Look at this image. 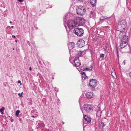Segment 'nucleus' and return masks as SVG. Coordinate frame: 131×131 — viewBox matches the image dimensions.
<instances>
[{
    "label": "nucleus",
    "mask_w": 131,
    "mask_h": 131,
    "mask_svg": "<svg viewBox=\"0 0 131 131\" xmlns=\"http://www.w3.org/2000/svg\"><path fill=\"white\" fill-rule=\"evenodd\" d=\"M126 26V22L125 20H122L118 23L117 26L118 30L123 31V29L124 30L125 29Z\"/></svg>",
    "instance_id": "f257e3e1"
},
{
    "label": "nucleus",
    "mask_w": 131,
    "mask_h": 131,
    "mask_svg": "<svg viewBox=\"0 0 131 131\" xmlns=\"http://www.w3.org/2000/svg\"><path fill=\"white\" fill-rule=\"evenodd\" d=\"M119 36L121 38V40L128 43V37L126 35L125 32L120 31Z\"/></svg>",
    "instance_id": "f03ea898"
},
{
    "label": "nucleus",
    "mask_w": 131,
    "mask_h": 131,
    "mask_svg": "<svg viewBox=\"0 0 131 131\" xmlns=\"http://www.w3.org/2000/svg\"><path fill=\"white\" fill-rule=\"evenodd\" d=\"M73 32L78 36L81 37L83 35L84 30L82 28L79 27L75 28L73 30Z\"/></svg>",
    "instance_id": "7ed1b4c3"
},
{
    "label": "nucleus",
    "mask_w": 131,
    "mask_h": 131,
    "mask_svg": "<svg viewBox=\"0 0 131 131\" xmlns=\"http://www.w3.org/2000/svg\"><path fill=\"white\" fill-rule=\"evenodd\" d=\"M75 22V24L76 25L78 26L82 25L83 24L84 22V19L82 17H76L74 19Z\"/></svg>",
    "instance_id": "20e7f679"
},
{
    "label": "nucleus",
    "mask_w": 131,
    "mask_h": 131,
    "mask_svg": "<svg viewBox=\"0 0 131 131\" xmlns=\"http://www.w3.org/2000/svg\"><path fill=\"white\" fill-rule=\"evenodd\" d=\"M83 115H84V113L86 112L87 113L90 112L92 111V106L88 104L84 105L83 108H81Z\"/></svg>",
    "instance_id": "39448f33"
},
{
    "label": "nucleus",
    "mask_w": 131,
    "mask_h": 131,
    "mask_svg": "<svg viewBox=\"0 0 131 131\" xmlns=\"http://www.w3.org/2000/svg\"><path fill=\"white\" fill-rule=\"evenodd\" d=\"M86 10L84 7L82 6H79L76 9V12L78 14L80 15H83L85 13Z\"/></svg>",
    "instance_id": "423d86ee"
},
{
    "label": "nucleus",
    "mask_w": 131,
    "mask_h": 131,
    "mask_svg": "<svg viewBox=\"0 0 131 131\" xmlns=\"http://www.w3.org/2000/svg\"><path fill=\"white\" fill-rule=\"evenodd\" d=\"M97 81L95 79H92L90 80L89 86L90 87L92 88V91L94 90V88L97 85Z\"/></svg>",
    "instance_id": "0eeeda50"
},
{
    "label": "nucleus",
    "mask_w": 131,
    "mask_h": 131,
    "mask_svg": "<svg viewBox=\"0 0 131 131\" xmlns=\"http://www.w3.org/2000/svg\"><path fill=\"white\" fill-rule=\"evenodd\" d=\"M75 23L74 20H69L68 22L67 23V24L68 27L69 29H71L73 28V27L76 26L75 24Z\"/></svg>",
    "instance_id": "6e6552de"
},
{
    "label": "nucleus",
    "mask_w": 131,
    "mask_h": 131,
    "mask_svg": "<svg viewBox=\"0 0 131 131\" xmlns=\"http://www.w3.org/2000/svg\"><path fill=\"white\" fill-rule=\"evenodd\" d=\"M77 44L78 47L81 48L85 46V41L83 39H80L78 40Z\"/></svg>",
    "instance_id": "1a4fd4ad"
},
{
    "label": "nucleus",
    "mask_w": 131,
    "mask_h": 131,
    "mask_svg": "<svg viewBox=\"0 0 131 131\" xmlns=\"http://www.w3.org/2000/svg\"><path fill=\"white\" fill-rule=\"evenodd\" d=\"M79 57L75 58L74 60H73V64L75 67H79L81 65L80 63L79 62Z\"/></svg>",
    "instance_id": "9d476101"
},
{
    "label": "nucleus",
    "mask_w": 131,
    "mask_h": 131,
    "mask_svg": "<svg viewBox=\"0 0 131 131\" xmlns=\"http://www.w3.org/2000/svg\"><path fill=\"white\" fill-rule=\"evenodd\" d=\"M128 44V43L121 40L119 47L121 49H123L126 47Z\"/></svg>",
    "instance_id": "9b49d317"
},
{
    "label": "nucleus",
    "mask_w": 131,
    "mask_h": 131,
    "mask_svg": "<svg viewBox=\"0 0 131 131\" xmlns=\"http://www.w3.org/2000/svg\"><path fill=\"white\" fill-rule=\"evenodd\" d=\"M84 117L85 120V122H83L84 123L85 122L89 123L91 122V119L90 116L85 115H84Z\"/></svg>",
    "instance_id": "f8f14e48"
},
{
    "label": "nucleus",
    "mask_w": 131,
    "mask_h": 131,
    "mask_svg": "<svg viewBox=\"0 0 131 131\" xmlns=\"http://www.w3.org/2000/svg\"><path fill=\"white\" fill-rule=\"evenodd\" d=\"M86 97L89 99H91L94 96V95L92 92H88L85 94Z\"/></svg>",
    "instance_id": "ddd939ff"
},
{
    "label": "nucleus",
    "mask_w": 131,
    "mask_h": 131,
    "mask_svg": "<svg viewBox=\"0 0 131 131\" xmlns=\"http://www.w3.org/2000/svg\"><path fill=\"white\" fill-rule=\"evenodd\" d=\"M75 43L73 42H70L69 43L68 47L69 49H73L75 47Z\"/></svg>",
    "instance_id": "4468645a"
},
{
    "label": "nucleus",
    "mask_w": 131,
    "mask_h": 131,
    "mask_svg": "<svg viewBox=\"0 0 131 131\" xmlns=\"http://www.w3.org/2000/svg\"><path fill=\"white\" fill-rule=\"evenodd\" d=\"M81 70L84 71H90L92 70V68H85V66H83L81 67Z\"/></svg>",
    "instance_id": "2eb2a0df"
},
{
    "label": "nucleus",
    "mask_w": 131,
    "mask_h": 131,
    "mask_svg": "<svg viewBox=\"0 0 131 131\" xmlns=\"http://www.w3.org/2000/svg\"><path fill=\"white\" fill-rule=\"evenodd\" d=\"M90 3L93 7H94L96 4V0H90Z\"/></svg>",
    "instance_id": "dca6fc26"
},
{
    "label": "nucleus",
    "mask_w": 131,
    "mask_h": 131,
    "mask_svg": "<svg viewBox=\"0 0 131 131\" xmlns=\"http://www.w3.org/2000/svg\"><path fill=\"white\" fill-rule=\"evenodd\" d=\"M110 18V17H107L104 16H102L100 18V20H103L105 19H107Z\"/></svg>",
    "instance_id": "f3484780"
},
{
    "label": "nucleus",
    "mask_w": 131,
    "mask_h": 131,
    "mask_svg": "<svg viewBox=\"0 0 131 131\" xmlns=\"http://www.w3.org/2000/svg\"><path fill=\"white\" fill-rule=\"evenodd\" d=\"M67 15H65L64 17V19H63V21H64V26L66 28V24L65 23L66 22V20L67 19Z\"/></svg>",
    "instance_id": "a211bd4d"
},
{
    "label": "nucleus",
    "mask_w": 131,
    "mask_h": 131,
    "mask_svg": "<svg viewBox=\"0 0 131 131\" xmlns=\"http://www.w3.org/2000/svg\"><path fill=\"white\" fill-rule=\"evenodd\" d=\"M38 126L39 127H44L45 125L42 122L39 123L38 124Z\"/></svg>",
    "instance_id": "6ab92c4d"
},
{
    "label": "nucleus",
    "mask_w": 131,
    "mask_h": 131,
    "mask_svg": "<svg viewBox=\"0 0 131 131\" xmlns=\"http://www.w3.org/2000/svg\"><path fill=\"white\" fill-rule=\"evenodd\" d=\"M101 110H99L97 111V113L96 115L97 116H101Z\"/></svg>",
    "instance_id": "aec40b11"
},
{
    "label": "nucleus",
    "mask_w": 131,
    "mask_h": 131,
    "mask_svg": "<svg viewBox=\"0 0 131 131\" xmlns=\"http://www.w3.org/2000/svg\"><path fill=\"white\" fill-rule=\"evenodd\" d=\"M20 111L19 110H17L16 111L15 115L16 117L18 116L19 114L20 113Z\"/></svg>",
    "instance_id": "412c9836"
},
{
    "label": "nucleus",
    "mask_w": 131,
    "mask_h": 131,
    "mask_svg": "<svg viewBox=\"0 0 131 131\" xmlns=\"http://www.w3.org/2000/svg\"><path fill=\"white\" fill-rule=\"evenodd\" d=\"M100 127H101L103 128L104 127V123L102 122H101L100 124Z\"/></svg>",
    "instance_id": "4be33fe9"
},
{
    "label": "nucleus",
    "mask_w": 131,
    "mask_h": 131,
    "mask_svg": "<svg viewBox=\"0 0 131 131\" xmlns=\"http://www.w3.org/2000/svg\"><path fill=\"white\" fill-rule=\"evenodd\" d=\"M82 54V51H80V52L78 53V56H81Z\"/></svg>",
    "instance_id": "5701e85b"
},
{
    "label": "nucleus",
    "mask_w": 131,
    "mask_h": 131,
    "mask_svg": "<svg viewBox=\"0 0 131 131\" xmlns=\"http://www.w3.org/2000/svg\"><path fill=\"white\" fill-rule=\"evenodd\" d=\"M5 108L4 107H3L1 108L0 109V112H3Z\"/></svg>",
    "instance_id": "b1692460"
},
{
    "label": "nucleus",
    "mask_w": 131,
    "mask_h": 131,
    "mask_svg": "<svg viewBox=\"0 0 131 131\" xmlns=\"http://www.w3.org/2000/svg\"><path fill=\"white\" fill-rule=\"evenodd\" d=\"M104 55L103 53L101 54H100V57L101 58H103L104 57Z\"/></svg>",
    "instance_id": "393cba45"
},
{
    "label": "nucleus",
    "mask_w": 131,
    "mask_h": 131,
    "mask_svg": "<svg viewBox=\"0 0 131 131\" xmlns=\"http://www.w3.org/2000/svg\"><path fill=\"white\" fill-rule=\"evenodd\" d=\"M10 119L11 122H14V119H13L12 118V117H11Z\"/></svg>",
    "instance_id": "a878e982"
},
{
    "label": "nucleus",
    "mask_w": 131,
    "mask_h": 131,
    "mask_svg": "<svg viewBox=\"0 0 131 131\" xmlns=\"http://www.w3.org/2000/svg\"><path fill=\"white\" fill-rule=\"evenodd\" d=\"M82 75H83V74H84L86 76V74L84 72H83L82 73Z\"/></svg>",
    "instance_id": "bb28decb"
},
{
    "label": "nucleus",
    "mask_w": 131,
    "mask_h": 131,
    "mask_svg": "<svg viewBox=\"0 0 131 131\" xmlns=\"http://www.w3.org/2000/svg\"><path fill=\"white\" fill-rule=\"evenodd\" d=\"M115 48L116 50V52L118 53V49L117 48V47H115Z\"/></svg>",
    "instance_id": "cd10ccee"
},
{
    "label": "nucleus",
    "mask_w": 131,
    "mask_h": 131,
    "mask_svg": "<svg viewBox=\"0 0 131 131\" xmlns=\"http://www.w3.org/2000/svg\"><path fill=\"white\" fill-rule=\"evenodd\" d=\"M122 64L125 65V60H124Z\"/></svg>",
    "instance_id": "c85d7f7f"
},
{
    "label": "nucleus",
    "mask_w": 131,
    "mask_h": 131,
    "mask_svg": "<svg viewBox=\"0 0 131 131\" xmlns=\"http://www.w3.org/2000/svg\"><path fill=\"white\" fill-rule=\"evenodd\" d=\"M18 83H20V85H21V82L19 80V81H18Z\"/></svg>",
    "instance_id": "c756f323"
},
{
    "label": "nucleus",
    "mask_w": 131,
    "mask_h": 131,
    "mask_svg": "<svg viewBox=\"0 0 131 131\" xmlns=\"http://www.w3.org/2000/svg\"><path fill=\"white\" fill-rule=\"evenodd\" d=\"M18 1L21 3L23 2V0H18Z\"/></svg>",
    "instance_id": "7c9ffc66"
},
{
    "label": "nucleus",
    "mask_w": 131,
    "mask_h": 131,
    "mask_svg": "<svg viewBox=\"0 0 131 131\" xmlns=\"http://www.w3.org/2000/svg\"><path fill=\"white\" fill-rule=\"evenodd\" d=\"M78 1L80 2H82L84 0H78Z\"/></svg>",
    "instance_id": "2f4dec72"
},
{
    "label": "nucleus",
    "mask_w": 131,
    "mask_h": 131,
    "mask_svg": "<svg viewBox=\"0 0 131 131\" xmlns=\"http://www.w3.org/2000/svg\"><path fill=\"white\" fill-rule=\"evenodd\" d=\"M82 102V101H81V99H80L79 100V103H80V102Z\"/></svg>",
    "instance_id": "473e14b6"
},
{
    "label": "nucleus",
    "mask_w": 131,
    "mask_h": 131,
    "mask_svg": "<svg viewBox=\"0 0 131 131\" xmlns=\"http://www.w3.org/2000/svg\"><path fill=\"white\" fill-rule=\"evenodd\" d=\"M12 37L13 38H15L16 37H15V36H14L13 35L12 36Z\"/></svg>",
    "instance_id": "72a5a7b5"
},
{
    "label": "nucleus",
    "mask_w": 131,
    "mask_h": 131,
    "mask_svg": "<svg viewBox=\"0 0 131 131\" xmlns=\"http://www.w3.org/2000/svg\"><path fill=\"white\" fill-rule=\"evenodd\" d=\"M29 70H30V71H31V70H32V68H31V67H30V68H29Z\"/></svg>",
    "instance_id": "f704fd0d"
},
{
    "label": "nucleus",
    "mask_w": 131,
    "mask_h": 131,
    "mask_svg": "<svg viewBox=\"0 0 131 131\" xmlns=\"http://www.w3.org/2000/svg\"><path fill=\"white\" fill-rule=\"evenodd\" d=\"M129 75L130 77H131V72H130Z\"/></svg>",
    "instance_id": "c9c22d12"
},
{
    "label": "nucleus",
    "mask_w": 131,
    "mask_h": 131,
    "mask_svg": "<svg viewBox=\"0 0 131 131\" xmlns=\"http://www.w3.org/2000/svg\"><path fill=\"white\" fill-rule=\"evenodd\" d=\"M1 112V114H4V113H3V112Z\"/></svg>",
    "instance_id": "e433bc0d"
},
{
    "label": "nucleus",
    "mask_w": 131,
    "mask_h": 131,
    "mask_svg": "<svg viewBox=\"0 0 131 131\" xmlns=\"http://www.w3.org/2000/svg\"><path fill=\"white\" fill-rule=\"evenodd\" d=\"M91 14H93V12L92 11H91Z\"/></svg>",
    "instance_id": "4c0bfd02"
},
{
    "label": "nucleus",
    "mask_w": 131,
    "mask_h": 131,
    "mask_svg": "<svg viewBox=\"0 0 131 131\" xmlns=\"http://www.w3.org/2000/svg\"><path fill=\"white\" fill-rule=\"evenodd\" d=\"M23 92H22L21 94H20V95H21V96H22V95L23 94Z\"/></svg>",
    "instance_id": "58836bf2"
},
{
    "label": "nucleus",
    "mask_w": 131,
    "mask_h": 131,
    "mask_svg": "<svg viewBox=\"0 0 131 131\" xmlns=\"http://www.w3.org/2000/svg\"><path fill=\"white\" fill-rule=\"evenodd\" d=\"M18 95H19L20 96H21V95H20V93H19L18 94Z\"/></svg>",
    "instance_id": "ea45409f"
},
{
    "label": "nucleus",
    "mask_w": 131,
    "mask_h": 131,
    "mask_svg": "<svg viewBox=\"0 0 131 131\" xmlns=\"http://www.w3.org/2000/svg\"><path fill=\"white\" fill-rule=\"evenodd\" d=\"M32 117L34 118V117H35V116H34V115H33V116H32Z\"/></svg>",
    "instance_id": "a19ab883"
},
{
    "label": "nucleus",
    "mask_w": 131,
    "mask_h": 131,
    "mask_svg": "<svg viewBox=\"0 0 131 131\" xmlns=\"http://www.w3.org/2000/svg\"><path fill=\"white\" fill-rule=\"evenodd\" d=\"M17 42V40H16L15 41V42H16H16Z\"/></svg>",
    "instance_id": "79ce46f5"
},
{
    "label": "nucleus",
    "mask_w": 131,
    "mask_h": 131,
    "mask_svg": "<svg viewBox=\"0 0 131 131\" xmlns=\"http://www.w3.org/2000/svg\"><path fill=\"white\" fill-rule=\"evenodd\" d=\"M52 7V6H50V8H51Z\"/></svg>",
    "instance_id": "37998d69"
},
{
    "label": "nucleus",
    "mask_w": 131,
    "mask_h": 131,
    "mask_svg": "<svg viewBox=\"0 0 131 131\" xmlns=\"http://www.w3.org/2000/svg\"><path fill=\"white\" fill-rule=\"evenodd\" d=\"M35 117H37V116L36 115H35Z\"/></svg>",
    "instance_id": "c03bdc74"
},
{
    "label": "nucleus",
    "mask_w": 131,
    "mask_h": 131,
    "mask_svg": "<svg viewBox=\"0 0 131 131\" xmlns=\"http://www.w3.org/2000/svg\"><path fill=\"white\" fill-rule=\"evenodd\" d=\"M9 23H12V21H10V22H9Z\"/></svg>",
    "instance_id": "a18cd8bd"
},
{
    "label": "nucleus",
    "mask_w": 131,
    "mask_h": 131,
    "mask_svg": "<svg viewBox=\"0 0 131 131\" xmlns=\"http://www.w3.org/2000/svg\"><path fill=\"white\" fill-rule=\"evenodd\" d=\"M49 4L48 2L47 4Z\"/></svg>",
    "instance_id": "49530a36"
},
{
    "label": "nucleus",
    "mask_w": 131,
    "mask_h": 131,
    "mask_svg": "<svg viewBox=\"0 0 131 131\" xmlns=\"http://www.w3.org/2000/svg\"><path fill=\"white\" fill-rule=\"evenodd\" d=\"M62 123H63V124H64V122H62Z\"/></svg>",
    "instance_id": "de8ad7c7"
},
{
    "label": "nucleus",
    "mask_w": 131,
    "mask_h": 131,
    "mask_svg": "<svg viewBox=\"0 0 131 131\" xmlns=\"http://www.w3.org/2000/svg\"><path fill=\"white\" fill-rule=\"evenodd\" d=\"M13 26H11V28H13Z\"/></svg>",
    "instance_id": "09e8293b"
},
{
    "label": "nucleus",
    "mask_w": 131,
    "mask_h": 131,
    "mask_svg": "<svg viewBox=\"0 0 131 131\" xmlns=\"http://www.w3.org/2000/svg\"><path fill=\"white\" fill-rule=\"evenodd\" d=\"M72 1H75V0H72Z\"/></svg>",
    "instance_id": "8fccbe9b"
},
{
    "label": "nucleus",
    "mask_w": 131,
    "mask_h": 131,
    "mask_svg": "<svg viewBox=\"0 0 131 131\" xmlns=\"http://www.w3.org/2000/svg\"><path fill=\"white\" fill-rule=\"evenodd\" d=\"M46 131H49V130H47Z\"/></svg>",
    "instance_id": "3c124183"
},
{
    "label": "nucleus",
    "mask_w": 131,
    "mask_h": 131,
    "mask_svg": "<svg viewBox=\"0 0 131 131\" xmlns=\"http://www.w3.org/2000/svg\"><path fill=\"white\" fill-rule=\"evenodd\" d=\"M13 50H14V48H13Z\"/></svg>",
    "instance_id": "603ef678"
}]
</instances>
